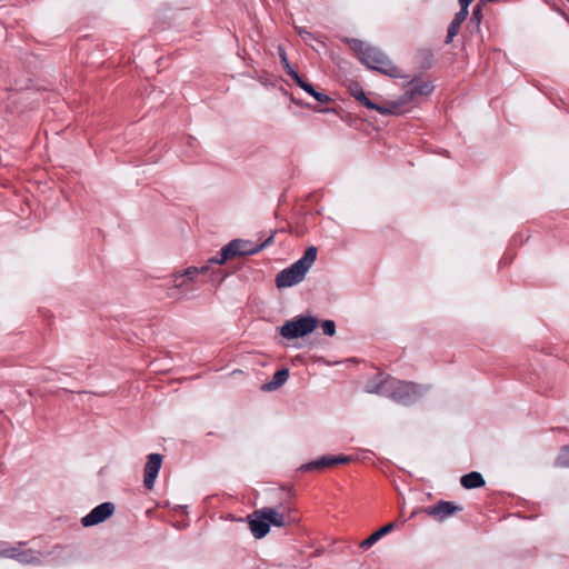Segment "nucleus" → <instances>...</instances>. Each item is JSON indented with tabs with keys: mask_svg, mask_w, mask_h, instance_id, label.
<instances>
[{
	"mask_svg": "<svg viewBox=\"0 0 569 569\" xmlns=\"http://www.w3.org/2000/svg\"><path fill=\"white\" fill-rule=\"evenodd\" d=\"M366 390L369 393H378L402 405H410L422 397L429 390V387L387 377L378 382L368 383Z\"/></svg>",
	"mask_w": 569,
	"mask_h": 569,
	"instance_id": "1",
	"label": "nucleus"
},
{
	"mask_svg": "<svg viewBox=\"0 0 569 569\" xmlns=\"http://www.w3.org/2000/svg\"><path fill=\"white\" fill-rule=\"evenodd\" d=\"M343 41L369 69L391 78L401 77V70L379 48L353 38H345Z\"/></svg>",
	"mask_w": 569,
	"mask_h": 569,
	"instance_id": "2",
	"label": "nucleus"
},
{
	"mask_svg": "<svg viewBox=\"0 0 569 569\" xmlns=\"http://www.w3.org/2000/svg\"><path fill=\"white\" fill-rule=\"evenodd\" d=\"M317 248L309 247L303 256L292 263L290 267L281 270L276 277V284L279 289L292 287L301 282L308 270L312 267L317 259Z\"/></svg>",
	"mask_w": 569,
	"mask_h": 569,
	"instance_id": "3",
	"label": "nucleus"
},
{
	"mask_svg": "<svg viewBox=\"0 0 569 569\" xmlns=\"http://www.w3.org/2000/svg\"><path fill=\"white\" fill-rule=\"evenodd\" d=\"M272 240V236L262 244L256 246L251 243L250 241L236 239L230 241L227 246H224L221 251L209 259L210 263L216 264H222L227 260L237 257V256H247V254H253L258 251H260L263 247H266L268 243H270Z\"/></svg>",
	"mask_w": 569,
	"mask_h": 569,
	"instance_id": "4",
	"label": "nucleus"
},
{
	"mask_svg": "<svg viewBox=\"0 0 569 569\" xmlns=\"http://www.w3.org/2000/svg\"><path fill=\"white\" fill-rule=\"evenodd\" d=\"M318 319L312 316H299L280 327V335L289 340L305 337L318 327Z\"/></svg>",
	"mask_w": 569,
	"mask_h": 569,
	"instance_id": "5",
	"label": "nucleus"
},
{
	"mask_svg": "<svg viewBox=\"0 0 569 569\" xmlns=\"http://www.w3.org/2000/svg\"><path fill=\"white\" fill-rule=\"evenodd\" d=\"M26 542L19 541L14 546L0 549V558H8L18 561L21 565H39L40 552L32 549H22Z\"/></svg>",
	"mask_w": 569,
	"mask_h": 569,
	"instance_id": "6",
	"label": "nucleus"
},
{
	"mask_svg": "<svg viewBox=\"0 0 569 569\" xmlns=\"http://www.w3.org/2000/svg\"><path fill=\"white\" fill-rule=\"evenodd\" d=\"M433 91V86L427 81H412L409 83L405 94L398 102L392 103L393 112L402 104L410 103L418 96H429Z\"/></svg>",
	"mask_w": 569,
	"mask_h": 569,
	"instance_id": "7",
	"label": "nucleus"
},
{
	"mask_svg": "<svg viewBox=\"0 0 569 569\" xmlns=\"http://www.w3.org/2000/svg\"><path fill=\"white\" fill-rule=\"evenodd\" d=\"M114 511V505L112 502H103L93 508L87 516L81 519L83 527H91L103 522Z\"/></svg>",
	"mask_w": 569,
	"mask_h": 569,
	"instance_id": "8",
	"label": "nucleus"
},
{
	"mask_svg": "<svg viewBox=\"0 0 569 569\" xmlns=\"http://www.w3.org/2000/svg\"><path fill=\"white\" fill-rule=\"evenodd\" d=\"M462 510V507L455 505L450 501H440L435 506H430L423 509L428 516L432 517L437 521H443L448 517Z\"/></svg>",
	"mask_w": 569,
	"mask_h": 569,
	"instance_id": "9",
	"label": "nucleus"
},
{
	"mask_svg": "<svg viewBox=\"0 0 569 569\" xmlns=\"http://www.w3.org/2000/svg\"><path fill=\"white\" fill-rule=\"evenodd\" d=\"M162 465V456L159 453H150L144 466L143 485L151 490L154 487L156 479Z\"/></svg>",
	"mask_w": 569,
	"mask_h": 569,
	"instance_id": "10",
	"label": "nucleus"
},
{
	"mask_svg": "<svg viewBox=\"0 0 569 569\" xmlns=\"http://www.w3.org/2000/svg\"><path fill=\"white\" fill-rule=\"evenodd\" d=\"M249 525L250 530L254 538L261 539L268 535L270 527L267 519L262 518V513H260V509L252 512L249 516Z\"/></svg>",
	"mask_w": 569,
	"mask_h": 569,
	"instance_id": "11",
	"label": "nucleus"
},
{
	"mask_svg": "<svg viewBox=\"0 0 569 569\" xmlns=\"http://www.w3.org/2000/svg\"><path fill=\"white\" fill-rule=\"evenodd\" d=\"M351 461V457L349 456H338V457H331V456H325L321 457L315 461H311L303 466L305 470H312V469H325L332 467L338 463H348Z\"/></svg>",
	"mask_w": 569,
	"mask_h": 569,
	"instance_id": "12",
	"label": "nucleus"
},
{
	"mask_svg": "<svg viewBox=\"0 0 569 569\" xmlns=\"http://www.w3.org/2000/svg\"><path fill=\"white\" fill-rule=\"evenodd\" d=\"M351 94L356 98L357 101H359L360 103H362L363 106H366L369 109L377 110L382 114L393 112L392 107L391 108L379 107L376 103L371 102L370 99H368V97L366 96L362 88H360L358 86H356L355 88L351 89Z\"/></svg>",
	"mask_w": 569,
	"mask_h": 569,
	"instance_id": "13",
	"label": "nucleus"
},
{
	"mask_svg": "<svg viewBox=\"0 0 569 569\" xmlns=\"http://www.w3.org/2000/svg\"><path fill=\"white\" fill-rule=\"evenodd\" d=\"M260 513H262V518L267 519L269 527L271 525L276 527H286L288 525L286 517L273 508H262L260 509Z\"/></svg>",
	"mask_w": 569,
	"mask_h": 569,
	"instance_id": "14",
	"label": "nucleus"
},
{
	"mask_svg": "<svg viewBox=\"0 0 569 569\" xmlns=\"http://www.w3.org/2000/svg\"><path fill=\"white\" fill-rule=\"evenodd\" d=\"M289 378V370L288 369H280L274 372L271 381L264 383L262 386V390L264 391H272L278 388H280L282 385L286 383V381Z\"/></svg>",
	"mask_w": 569,
	"mask_h": 569,
	"instance_id": "15",
	"label": "nucleus"
},
{
	"mask_svg": "<svg viewBox=\"0 0 569 569\" xmlns=\"http://www.w3.org/2000/svg\"><path fill=\"white\" fill-rule=\"evenodd\" d=\"M460 483L466 489H475L485 486V479L481 473L472 471L461 477Z\"/></svg>",
	"mask_w": 569,
	"mask_h": 569,
	"instance_id": "16",
	"label": "nucleus"
},
{
	"mask_svg": "<svg viewBox=\"0 0 569 569\" xmlns=\"http://www.w3.org/2000/svg\"><path fill=\"white\" fill-rule=\"evenodd\" d=\"M209 264L210 262L208 261V263L202 267H189L184 269L182 272H177L174 273V281L181 278H187L189 281H194L198 274H204L208 272Z\"/></svg>",
	"mask_w": 569,
	"mask_h": 569,
	"instance_id": "17",
	"label": "nucleus"
},
{
	"mask_svg": "<svg viewBox=\"0 0 569 569\" xmlns=\"http://www.w3.org/2000/svg\"><path fill=\"white\" fill-rule=\"evenodd\" d=\"M468 14L463 12H457L453 20L449 24L446 43H450L453 38L458 34L461 23L466 20Z\"/></svg>",
	"mask_w": 569,
	"mask_h": 569,
	"instance_id": "18",
	"label": "nucleus"
},
{
	"mask_svg": "<svg viewBox=\"0 0 569 569\" xmlns=\"http://www.w3.org/2000/svg\"><path fill=\"white\" fill-rule=\"evenodd\" d=\"M555 463L557 467L569 468V446L560 450Z\"/></svg>",
	"mask_w": 569,
	"mask_h": 569,
	"instance_id": "19",
	"label": "nucleus"
},
{
	"mask_svg": "<svg viewBox=\"0 0 569 569\" xmlns=\"http://www.w3.org/2000/svg\"><path fill=\"white\" fill-rule=\"evenodd\" d=\"M292 80L310 96L315 93V88L307 81H305L298 73L293 74Z\"/></svg>",
	"mask_w": 569,
	"mask_h": 569,
	"instance_id": "20",
	"label": "nucleus"
},
{
	"mask_svg": "<svg viewBox=\"0 0 569 569\" xmlns=\"http://www.w3.org/2000/svg\"><path fill=\"white\" fill-rule=\"evenodd\" d=\"M188 282H189V280L187 278H181L177 281L173 280V286L169 289L168 297L174 298L176 297L174 291L183 288L184 286H187Z\"/></svg>",
	"mask_w": 569,
	"mask_h": 569,
	"instance_id": "21",
	"label": "nucleus"
},
{
	"mask_svg": "<svg viewBox=\"0 0 569 569\" xmlns=\"http://www.w3.org/2000/svg\"><path fill=\"white\" fill-rule=\"evenodd\" d=\"M321 328L325 335L332 337L336 333V323L332 320H325L321 323Z\"/></svg>",
	"mask_w": 569,
	"mask_h": 569,
	"instance_id": "22",
	"label": "nucleus"
},
{
	"mask_svg": "<svg viewBox=\"0 0 569 569\" xmlns=\"http://www.w3.org/2000/svg\"><path fill=\"white\" fill-rule=\"evenodd\" d=\"M280 59H281V63L283 64V68L286 70V72L291 77L293 78V74L297 73L292 67L290 66L289 61H288V58H287V54L286 52L280 49Z\"/></svg>",
	"mask_w": 569,
	"mask_h": 569,
	"instance_id": "23",
	"label": "nucleus"
},
{
	"mask_svg": "<svg viewBox=\"0 0 569 569\" xmlns=\"http://www.w3.org/2000/svg\"><path fill=\"white\" fill-rule=\"evenodd\" d=\"M393 528H395V523L389 522V523L385 525L383 527H381L380 529H378L377 531H375L373 533L379 540L387 533L391 532L393 530Z\"/></svg>",
	"mask_w": 569,
	"mask_h": 569,
	"instance_id": "24",
	"label": "nucleus"
},
{
	"mask_svg": "<svg viewBox=\"0 0 569 569\" xmlns=\"http://www.w3.org/2000/svg\"><path fill=\"white\" fill-rule=\"evenodd\" d=\"M318 102L325 104V103H328L331 99L329 96H327L326 93H322V92H318L315 90V93L311 94Z\"/></svg>",
	"mask_w": 569,
	"mask_h": 569,
	"instance_id": "25",
	"label": "nucleus"
},
{
	"mask_svg": "<svg viewBox=\"0 0 569 569\" xmlns=\"http://www.w3.org/2000/svg\"><path fill=\"white\" fill-rule=\"evenodd\" d=\"M378 541V538L375 536V533H371L367 539H365L360 547L361 548H370Z\"/></svg>",
	"mask_w": 569,
	"mask_h": 569,
	"instance_id": "26",
	"label": "nucleus"
},
{
	"mask_svg": "<svg viewBox=\"0 0 569 569\" xmlns=\"http://www.w3.org/2000/svg\"><path fill=\"white\" fill-rule=\"evenodd\" d=\"M471 1L472 0H459V4H460L459 12H463L465 14H468V7L471 3Z\"/></svg>",
	"mask_w": 569,
	"mask_h": 569,
	"instance_id": "27",
	"label": "nucleus"
},
{
	"mask_svg": "<svg viewBox=\"0 0 569 569\" xmlns=\"http://www.w3.org/2000/svg\"><path fill=\"white\" fill-rule=\"evenodd\" d=\"M481 18V6L478 4L473 8L471 20L480 21Z\"/></svg>",
	"mask_w": 569,
	"mask_h": 569,
	"instance_id": "28",
	"label": "nucleus"
},
{
	"mask_svg": "<svg viewBox=\"0 0 569 569\" xmlns=\"http://www.w3.org/2000/svg\"><path fill=\"white\" fill-rule=\"evenodd\" d=\"M298 32H299V34H300L305 40H306V37H305V36L311 37V33H310V32H308V31H306V30H303V29H301V28H300V29H298Z\"/></svg>",
	"mask_w": 569,
	"mask_h": 569,
	"instance_id": "29",
	"label": "nucleus"
}]
</instances>
